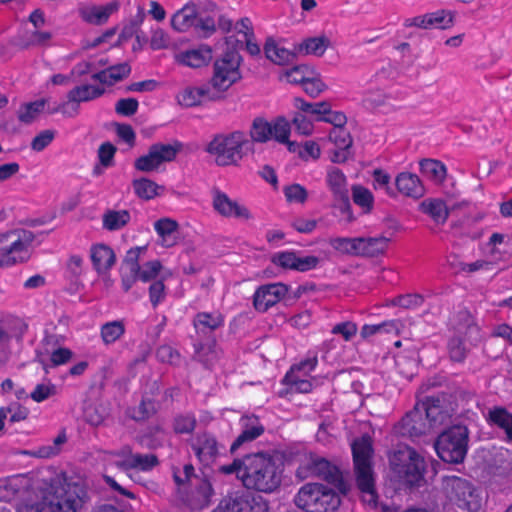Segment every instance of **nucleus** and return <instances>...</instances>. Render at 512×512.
Returning <instances> with one entry per match:
<instances>
[{"label": "nucleus", "mask_w": 512, "mask_h": 512, "mask_svg": "<svg viewBox=\"0 0 512 512\" xmlns=\"http://www.w3.org/2000/svg\"><path fill=\"white\" fill-rule=\"evenodd\" d=\"M390 464L396 477L404 484L419 485L423 480L424 458L410 447H400L395 451L390 457Z\"/></svg>", "instance_id": "10"}, {"label": "nucleus", "mask_w": 512, "mask_h": 512, "mask_svg": "<svg viewBox=\"0 0 512 512\" xmlns=\"http://www.w3.org/2000/svg\"><path fill=\"white\" fill-rule=\"evenodd\" d=\"M330 472V464L327 460L316 455H310L303 464L298 474L302 478L309 476H326Z\"/></svg>", "instance_id": "39"}, {"label": "nucleus", "mask_w": 512, "mask_h": 512, "mask_svg": "<svg viewBox=\"0 0 512 512\" xmlns=\"http://www.w3.org/2000/svg\"><path fill=\"white\" fill-rule=\"evenodd\" d=\"M132 34V28H125L122 31V33L118 36V38L115 40L116 28H111L95 38L86 39L84 42H82L81 49L90 50L94 48H101L103 50H107L113 45L122 44L128 38H130Z\"/></svg>", "instance_id": "26"}, {"label": "nucleus", "mask_w": 512, "mask_h": 512, "mask_svg": "<svg viewBox=\"0 0 512 512\" xmlns=\"http://www.w3.org/2000/svg\"><path fill=\"white\" fill-rule=\"evenodd\" d=\"M285 201L290 205H304L309 197V192L299 183H290L283 187Z\"/></svg>", "instance_id": "48"}, {"label": "nucleus", "mask_w": 512, "mask_h": 512, "mask_svg": "<svg viewBox=\"0 0 512 512\" xmlns=\"http://www.w3.org/2000/svg\"><path fill=\"white\" fill-rule=\"evenodd\" d=\"M159 244L165 248L175 246L179 240L178 223L171 218H161L154 224Z\"/></svg>", "instance_id": "31"}, {"label": "nucleus", "mask_w": 512, "mask_h": 512, "mask_svg": "<svg viewBox=\"0 0 512 512\" xmlns=\"http://www.w3.org/2000/svg\"><path fill=\"white\" fill-rule=\"evenodd\" d=\"M139 279L138 265H132L131 267H124L121 275V282L123 289L128 291L132 288L135 282Z\"/></svg>", "instance_id": "63"}, {"label": "nucleus", "mask_w": 512, "mask_h": 512, "mask_svg": "<svg viewBox=\"0 0 512 512\" xmlns=\"http://www.w3.org/2000/svg\"><path fill=\"white\" fill-rule=\"evenodd\" d=\"M1 409H6V418L10 415V421L13 423L25 420L29 414L28 408L19 403H12L9 406L1 407Z\"/></svg>", "instance_id": "61"}, {"label": "nucleus", "mask_w": 512, "mask_h": 512, "mask_svg": "<svg viewBox=\"0 0 512 512\" xmlns=\"http://www.w3.org/2000/svg\"><path fill=\"white\" fill-rule=\"evenodd\" d=\"M131 72V68L128 63H121L101 72L95 73L93 79L100 81L106 85H113L116 82L127 77Z\"/></svg>", "instance_id": "41"}, {"label": "nucleus", "mask_w": 512, "mask_h": 512, "mask_svg": "<svg viewBox=\"0 0 512 512\" xmlns=\"http://www.w3.org/2000/svg\"><path fill=\"white\" fill-rule=\"evenodd\" d=\"M264 52L267 59L277 65H286L297 57L295 48L290 50L281 41H276L272 38L267 39Z\"/></svg>", "instance_id": "30"}, {"label": "nucleus", "mask_w": 512, "mask_h": 512, "mask_svg": "<svg viewBox=\"0 0 512 512\" xmlns=\"http://www.w3.org/2000/svg\"><path fill=\"white\" fill-rule=\"evenodd\" d=\"M224 319L218 312L215 313H199L194 319V326L196 330L206 333L222 326Z\"/></svg>", "instance_id": "46"}, {"label": "nucleus", "mask_w": 512, "mask_h": 512, "mask_svg": "<svg viewBox=\"0 0 512 512\" xmlns=\"http://www.w3.org/2000/svg\"><path fill=\"white\" fill-rule=\"evenodd\" d=\"M352 198L354 203L359 206L364 213L372 210L374 205V196L371 191L361 185L352 187Z\"/></svg>", "instance_id": "53"}, {"label": "nucleus", "mask_w": 512, "mask_h": 512, "mask_svg": "<svg viewBox=\"0 0 512 512\" xmlns=\"http://www.w3.org/2000/svg\"><path fill=\"white\" fill-rule=\"evenodd\" d=\"M334 250L341 254L359 256L360 237L355 238H335L330 241Z\"/></svg>", "instance_id": "54"}, {"label": "nucleus", "mask_w": 512, "mask_h": 512, "mask_svg": "<svg viewBox=\"0 0 512 512\" xmlns=\"http://www.w3.org/2000/svg\"><path fill=\"white\" fill-rule=\"evenodd\" d=\"M103 93V89L94 86V85H84L79 86L74 89H72L68 95V102H83V101H89L91 99H94L95 97L101 95Z\"/></svg>", "instance_id": "49"}, {"label": "nucleus", "mask_w": 512, "mask_h": 512, "mask_svg": "<svg viewBox=\"0 0 512 512\" xmlns=\"http://www.w3.org/2000/svg\"><path fill=\"white\" fill-rule=\"evenodd\" d=\"M139 280L143 282L156 281L158 279L168 280L173 276L170 269L164 268L160 261L152 260L144 263L142 266L138 265Z\"/></svg>", "instance_id": "35"}, {"label": "nucleus", "mask_w": 512, "mask_h": 512, "mask_svg": "<svg viewBox=\"0 0 512 512\" xmlns=\"http://www.w3.org/2000/svg\"><path fill=\"white\" fill-rule=\"evenodd\" d=\"M131 219L127 210H108L103 215V227L109 231L122 229Z\"/></svg>", "instance_id": "45"}, {"label": "nucleus", "mask_w": 512, "mask_h": 512, "mask_svg": "<svg viewBox=\"0 0 512 512\" xmlns=\"http://www.w3.org/2000/svg\"><path fill=\"white\" fill-rule=\"evenodd\" d=\"M448 351L451 360L461 362L464 360L467 352L463 339L459 337H453L448 343Z\"/></svg>", "instance_id": "58"}, {"label": "nucleus", "mask_w": 512, "mask_h": 512, "mask_svg": "<svg viewBox=\"0 0 512 512\" xmlns=\"http://www.w3.org/2000/svg\"><path fill=\"white\" fill-rule=\"evenodd\" d=\"M468 431L457 425L439 435L435 450L440 459L447 463H460L467 453Z\"/></svg>", "instance_id": "11"}, {"label": "nucleus", "mask_w": 512, "mask_h": 512, "mask_svg": "<svg viewBox=\"0 0 512 512\" xmlns=\"http://www.w3.org/2000/svg\"><path fill=\"white\" fill-rule=\"evenodd\" d=\"M211 205L216 214L227 219L249 221L253 219L250 209L241 201L231 198L227 193L214 189L211 193Z\"/></svg>", "instance_id": "15"}, {"label": "nucleus", "mask_w": 512, "mask_h": 512, "mask_svg": "<svg viewBox=\"0 0 512 512\" xmlns=\"http://www.w3.org/2000/svg\"><path fill=\"white\" fill-rule=\"evenodd\" d=\"M317 365V357H309L299 364L291 367L284 377V383L289 385L291 390L308 393L312 390L313 384L307 376L314 371Z\"/></svg>", "instance_id": "17"}, {"label": "nucleus", "mask_w": 512, "mask_h": 512, "mask_svg": "<svg viewBox=\"0 0 512 512\" xmlns=\"http://www.w3.org/2000/svg\"><path fill=\"white\" fill-rule=\"evenodd\" d=\"M287 294V287L282 283H273L260 287L254 294V307L265 312L277 304Z\"/></svg>", "instance_id": "25"}, {"label": "nucleus", "mask_w": 512, "mask_h": 512, "mask_svg": "<svg viewBox=\"0 0 512 512\" xmlns=\"http://www.w3.org/2000/svg\"><path fill=\"white\" fill-rule=\"evenodd\" d=\"M279 459L259 453L248 455L242 459V467L238 470V478L247 488L263 492H272L281 482Z\"/></svg>", "instance_id": "2"}, {"label": "nucleus", "mask_w": 512, "mask_h": 512, "mask_svg": "<svg viewBox=\"0 0 512 512\" xmlns=\"http://www.w3.org/2000/svg\"><path fill=\"white\" fill-rule=\"evenodd\" d=\"M119 8L117 2L105 4H80L77 13L80 19L88 24L100 26L105 24Z\"/></svg>", "instance_id": "20"}, {"label": "nucleus", "mask_w": 512, "mask_h": 512, "mask_svg": "<svg viewBox=\"0 0 512 512\" xmlns=\"http://www.w3.org/2000/svg\"><path fill=\"white\" fill-rule=\"evenodd\" d=\"M315 67L311 65L301 64L285 70L280 75V80L289 84L301 85L303 87L305 81L311 76Z\"/></svg>", "instance_id": "43"}, {"label": "nucleus", "mask_w": 512, "mask_h": 512, "mask_svg": "<svg viewBox=\"0 0 512 512\" xmlns=\"http://www.w3.org/2000/svg\"><path fill=\"white\" fill-rule=\"evenodd\" d=\"M330 46V40L325 35L316 37H309L302 40L300 43L295 45V50L298 55L301 56H316L321 57L325 54L326 50Z\"/></svg>", "instance_id": "33"}, {"label": "nucleus", "mask_w": 512, "mask_h": 512, "mask_svg": "<svg viewBox=\"0 0 512 512\" xmlns=\"http://www.w3.org/2000/svg\"><path fill=\"white\" fill-rule=\"evenodd\" d=\"M293 106L300 112L313 116L316 121L325 122L332 126H345L347 117L342 111L332 109L328 101L308 102L301 97L293 99Z\"/></svg>", "instance_id": "14"}, {"label": "nucleus", "mask_w": 512, "mask_h": 512, "mask_svg": "<svg viewBox=\"0 0 512 512\" xmlns=\"http://www.w3.org/2000/svg\"><path fill=\"white\" fill-rule=\"evenodd\" d=\"M241 56L234 51L217 58L213 64L212 76L207 83L217 101L226 98L228 90L242 78Z\"/></svg>", "instance_id": "5"}, {"label": "nucleus", "mask_w": 512, "mask_h": 512, "mask_svg": "<svg viewBox=\"0 0 512 512\" xmlns=\"http://www.w3.org/2000/svg\"><path fill=\"white\" fill-rule=\"evenodd\" d=\"M447 511L459 508L468 512H477L482 504L480 492L467 480L453 476L444 480L443 484Z\"/></svg>", "instance_id": "7"}, {"label": "nucleus", "mask_w": 512, "mask_h": 512, "mask_svg": "<svg viewBox=\"0 0 512 512\" xmlns=\"http://www.w3.org/2000/svg\"><path fill=\"white\" fill-rule=\"evenodd\" d=\"M46 104V99L23 103L17 111L19 121L25 124L34 122L44 112Z\"/></svg>", "instance_id": "42"}, {"label": "nucleus", "mask_w": 512, "mask_h": 512, "mask_svg": "<svg viewBox=\"0 0 512 512\" xmlns=\"http://www.w3.org/2000/svg\"><path fill=\"white\" fill-rule=\"evenodd\" d=\"M395 184L398 191L407 197L420 198L424 194V188L419 177L413 173L402 172L398 174Z\"/></svg>", "instance_id": "32"}, {"label": "nucleus", "mask_w": 512, "mask_h": 512, "mask_svg": "<svg viewBox=\"0 0 512 512\" xmlns=\"http://www.w3.org/2000/svg\"><path fill=\"white\" fill-rule=\"evenodd\" d=\"M178 150V147L170 144L153 145L146 155L135 161V168L143 172L155 170L162 163L172 161Z\"/></svg>", "instance_id": "18"}, {"label": "nucleus", "mask_w": 512, "mask_h": 512, "mask_svg": "<svg viewBox=\"0 0 512 512\" xmlns=\"http://www.w3.org/2000/svg\"><path fill=\"white\" fill-rule=\"evenodd\" d=\"M294 503L305 512H334L340 506V498L323 484L307 483L296 493Z\"/></svg>", "instance_id": "8"}, {"label": "nucleus", "mask_w": 512, "mask_h": 512, "mask_svg": "<svg viewBox=\"0 0 512 512\" xmlns=\"http://www.w3.org/2000/svg\"><path fill=\"white\" fill-rule=\"evenodd\" d=\"M213 58L212 49L208 45H199L193 48L182 50L174 55L177 64L199 69L207 66Z\"/></svg>", "instance_id": "23"}, {"label": "nucleus", "mask_w": 512, "mask_h": 512, "mask_svg": "<svg viewBox=\"0 0 512 512\" xmlns=\"http://www.w3.org/2000/svg\"><path fill=\"white\" fill-rule=\"evenodd\" d=\"M325 182L332 194L339 199L347 197V178L346 175L337 167H329L326 171Z\"/></svg>", "instance_id": "36"}, {"label": "nucleus", "mask_w": 512, "mask_h": 512, "mask_svg": "<svg viewBox=\"0 0 512 512\" xmlns=\"http://www.w3.org/2000/svg\"><path fill=\"white\" fill-rule=\"evenodd\" d=\"M192 448L198 460L205 466L211 465L220 454V447L215 438L203 434L192 443Z\"/></svg>", "instance_id": "27"}, {"label": "nucleus", "mask_w": 512, "mask_h": 512, "mask_svg": "<svg viewBox=\"0 0 512 512\" xmlns=\"http://www.w3.org/2000/svg\"><path fill=\"white\" fill-rule=\"evenodd\" d=\"M176 101L186 108L200 106L206 102H217L207 84L188 85L182 88L176 95Z\"/></svg>", "instance_id": "22"}, {"label": "nucleus", "mask_w": 512, "mask_h": 512, "mask_svg": "<svg viewBox=\"0 0 512 512\" xmlns=\"http://www.w3.org/2000/svg\"><path fill=\"white\" fill-rule=\"evenodd\" d=\"M249 136L255 143H266L273 140L285 145L287 149L288 144L293 143L290 140L291 123L284 116H279L272 121L256 118L250 127Z\"/></svg>", "instance_id": "12"}, {"label": "nucleus", "mask_w": 512, "mask_h": 512, "mask_svg": "<svg viewBox=\"0 0 512 512\" xmlns=\"http://www.w3.org/2000/svg\"><path fill=\"white\" fill-rule=\"evenodd\" d=\"M57 387L50 380L36 384L29 397L36 403L44 402L57 394Z\"/></svg>", "instance_id": "56"}, {"label": "nucleus", "mask_w": 512, "mask_h": 512, "mask_svg": "<svg viewBox=\"0 0 512 512\" xmlns=\"http://www.w3.org/2000/svg\"><path fill=\"white\" fill-rule=\"evenodd\" d=\"M34 235L16 228L0 235V266H11L26 261L31 254Z\"/></svg>", "instance_id": "9"}, {"label": "nucleus", "mask_w": 512, "mask_h": 512, "mask_svg": "<svg viewBox=\"0 0 512 512\" xmlns=\"http://www.w3.org/2000/svg\"><path fill=\"white\" fill-rule=\"evenodd\" d=\"M252 140L240 130L216 135L206 147L207 153L220 167H238L252 147Z\"/></svg>", "instance_id": "3"}, {"label": "nucleus", "mask_w": 512, "mask_h": 512, "mask_svg": "<svg viewBox=\"0 0 512 512\" xmlns=\"http://www.w3.org/2000/svg\"><path fill=\"white\" fill-rule=\"evenodd\" d=\"M197 18V7L195 4L188 3L171 17V26L179 32H186L195 25Z\"/></svg>", "instance_id": "34"}, {"label": "nucleus", "mask_w": 512, "mask_h": 512, "mask_svg": "<svg viewBox=\"0 0 512 512\" xmlns=\"http://www.w3.org/2000/svg\"><path fill=\"white\" fill-rule=\"evenodd\" d=\"M421 208L425 213L431 215L436 222H444L448 217V207L442 200H425L421 203Z\"/></svg>", "instance_id": "52"}, {"label": "nucleus", "mask_w": 512, "mask_h": 512, "mask_svg": "<svg viewBox=\"0 0 512 512\" xmlns=\"http://www.w3.org/2000/svg\"><path fill=\"white\" fill-rule=\"evenodd\" d=\"M272 262L284 269L306 272L317 267L319 259L312 255H303L295 251H283L273 255Z\"/></svg>", "instance_id": "21"}, {"label": "nucleus", "mask_w": 512, "mask_h": 512, "mask_svg": "<svg viewBox=\"0 0 512 512\" xmlns=\"http://www.w3.org/2000/svg\"><path fill=\"white\" fill-rule=\"evenodd\" d=\"M162 279L154 281L149 287V298L153 307H157L166 297V288Z\"/></svg>", "instance_id": "60"}, {"label": "nucleus", "mask_w": 512, "mask_h": 512, "mask_svg": "<svg viewBox=\"0 0 512 512\" xmlns=\"http://www.w3.org/2000/svg\"><path fill=\"white\" fill-rule=\"evenodd\" d=\"M389 239L385 236L360 237L359 256H377L386 251Z\"/></svg>", "instance_id": "40"}, {"label": "nucleus", "mask_w": 512, "mask_h": 512, "mask_svg": "<svg viewBox=\"0 0 512 512\" xmlns=\"http://www.w3.org/2000/svg\"><path fill=\"white\" fill-rule=\"evenodd\" d=\"M170 42L169 35L161 28L152 31L150 45L154 50L164 49L168 47Z\"/></svg>", "instance_id": "64"}, {"label": "nucleus", "mask_w": 512, "mask_h": 512, "mask_svg": "<svg viewBox=\"0 0 512 512\" xmlns=\"http://www.w3.org/2000/svg\"><path fill=\"white\" fill-rule=\"evenodd\" d=\"M390 175L381 170L376 169L373 171V187L375 190H383L387 195H393V190L390 187Z\"/></svg>", "instance_id": "59"}, {"label": "nucleus", "mask_w": 512, "mask_h": 512, "mask_svg": "<svg viewBox=\"0 0 512 512\" xmlns=\"http://www.w3.org/2000/svg\"><path fill=\"white\" fill-rule=\"evenodd\" d=\"M249 505L248 494H235L224 498L213 512H245Z\"/></svg>", "instance_id": "44"}, {"label": "nucleus", "mask_w": 512, "mask_h": 512, "mask_svg": "<svg viewBox=\"0 0 512 512\" xmlns=\"http://www.w3.org/2000/svg\"><path fill=\"white\" fill-rule=\"evenodd\" d=\"M325 140L324 137H320L302 142L293 141V143L288 144V151L296 154L302 161H317L321 158L322 144Z\"/></svg>", "instance_id": "28"}, {"label": "nucleus", "mask_w": 512, "mask_h": 512, "mask_svg": "<svg viewBox=\"0 0 512 512\" xmlns=\"http://www.w3.org/2000/svg\"><path fill=\"white\" fill-rule=\"evenodd\" d=\"M134 193L143 200H152L165 192V187L148 178L135 179L132 183Z\"/></svg>", "instance_id": "37"}, {"label": "nucleus", "mask_w": 512, "mask_h": 512, "mask_svg": "<svg viewBox=\"0 0 512 512\" xmlns=\"http://www.w3.org/2000/svg\"><path fill=\"white\" fill-rule=\"evenodd\" d=\"M90 259L97 273L109 272L116 263L114 250L103 243H96L91 246Z\"/></svg>", "instance_id": "29"}, {"label": "nucleus", "mask_w": 512, "mask_h": 512, "mask_svg": "<svg viewBox=\"0 0 512 512\" xmlns=\"http://www.w3.org/2000/svg\"><path fill=\"white\" fill-rule=\"evenodd\" d=\"M327 139L334 146L329 152V160L332 163L342 164L351 158L353 139L345 126H333L328 133Z\"/></svg>", "instance_id": "16"}, {"label": "nucleus", "mask_w": 512, "mask_h": 512, "mask_svg": "<svg viewBox=\"0 0 512 512\" xmlns=\"http://www.w3.org/2000/svg\"><path fill=\"white\" fill-rule=\"evenodd\" d=\"M102 461L104 464V479L106 483L112 489L131 499H134L135 495L122 488L113 478L108 475V472L112 471L114 467L123 471H128L130 469L149 471L157 465V459L154 455L133 454L128 447L122 448L121 450L115 452H105L102 456Z\"/></svg>", "instance_id": "4"}, {"label": "nucleus", "mask_w": 512, "mask_h": 512, "mask_svg": "<svg viewBox=\"0 0 512 512\" xmlns=\"http://www.w3.org/2000/svg\"><path fill=\"white\" fill-rule=\"evenodd\" d=\"M302 88L308 96L316 98L328 90V85L325 83L317 69L314 68L311 76L308 77Z\"/></svg>", "instance_id": "51"}, {"label": "nucleus", "mask_w": 512, "mask_h": 512, "mask_svg": "<svg viewBox=\"0 0 512 512\" xmlns=\"http://www.w3.org/2000/svg\"><path fill=\"white\" fill-rule=\"evenodd\" d=\"M421 172L429 180L439 184L446 177V167L440 161L434 159H426L420 163Z\"/></svg>", "instance_id": "47"}, {"label": "nucleus", "mask_w": 512, "mask_h": 512, "mask_svg": "<svg viewBox=\"0 0 512 512\" xmlns=\"http://www.w3.org/2000/svg\"><path fill=\"white\" fill-rule=\"evenodd\" d=\"M456 13L452 10H437L411 19L410 25L423 29H449L454 26Z\"/></svg>", "instance_id": "24"}, {"label": "nucleus", "mask_w": 512, "mask_h": 512, "mask_svg": "<svg viewBox=\"0 0 512 512\" xmlns=\"http://www.w3.org/2000/svg\"><path fill=\"white\" fill-rule=\"evenodd\" d=\"M509 238L500 233H494L486 243L484 252L490 258V261L478 260L468 265L469 271L488 269L490 263L498 262L505 258L508 252Z\"/></svg>", "instance_id": "19"}, {"label": "nucleus", "mask_w": 512, "mask_h": 512, "mask_svg": "<svg viewBox=\"0 0 512 512\" xmlns=\"http://www.w3.org/2000/svg\"><path fill=\"white\" fill-rule=\"evenodd\" d=\"M242 433L237 440L232 444L231 449L236 450L243 442L251 441L257 438L263 432L259 420L255 416H246L241 419Z\"/></svg>", "instance_id": "38"}, {"label": "nucleus", "mask_w": 512, "mask_h": 512, "mask_svg": "<svg viewBox=\"0 0 512 512\" xmlns=\"http://www.w3.org/2000/svg\"><path fill=\"white\" fill-rule=\"evenodd\" d=\"M237 35L241 36V41H245L249 37H254L253 24L250 18L243 17L239 19L234 25V31Z\"/></svg>", "instance_id": "62"}, {"label": "nucleus", "mask_w": 512, "mask_h": 512, "mask_svg": "<svg viewBox=\"0 0 512 512\" xmlns=\"http://www.w3.org/2000/svg\"><path fill=\"white\" fill-rule=\"evenodd\" d=\"M125 332L122 321H111L101 327V337L105 344L116 342Z\"/></svg>", "instance_id": "57"}, {"label": "nucleus", "mask_w": 512, "mask_h": 512, "mask_svg": "<svg viewBox=\"0 0 512 512\" xmlns=\"http://www.w3.org/2000/svg\"><path fill=\"white\" fill-rule=\"evenodd\" d=\"M489 421L503 429L507 438L512 441V414L502 408H495L489 412Z\"/></svg>", "instance_id": "50"}, {"label": "nucleus", "mask_w": 512, "mask_h": 512, "mask_svg": "<svg viewBox=\"0 0 512 512\" xmlns=\"http://www.w3.org/2000/svg\"><path fill=\"white\" fill-rule=\"evenodd\" d=\"M192 465H185L182 471H174V479L178 485L188 482L191 486L185 502L192 510H201L209 506L213 495L209 481L196 477Z\"/></svg>", "instance_id": "13"}, {"label": "nucleus", "mask_w": 512, "mask_h": 512, "mask_svg": "<svg viewBox=\"0 0 512 512\" xmlns=\"http://www.w3.org/2000/svg\"><path fill=\"white\" fill-rule=\"evenodd\" d=\"M357 483L362 493V500L367 505L376 506L374 479L371 469L372 445L369 437H362L352 443Z\"/></svg>", "instance_id": "6"}, {"label": "nucleus", "mask_w": 512, "mask_h": 512, "mask_svg": "<svg viewBox=\"0 0 512 512\" xmlns=\"http://www.w3.org/2000/svg\"><path fill=\"white\" fill-rule=\"evenodd\" d=\"M29 479L16 475L0 480V501L24 497L17 512H77L83 503L84 490L78 484L67 481L62 472L56 473L43 485L26 490Z\"/></svg>", "instance_id": "1"}, {"label": "nucleus", "mask_w": 512, "mask_h": 512, "mask_svg": "<svg viewBox=\"0 0 512 512\" xmlns=\"http://www.w3.org/2000/svg\"><path fill=\"white\" fill-rule=\"evenodd\" d=\"M308 114L297 110L292 116L291 122L296 132L301 136H311L315 132L314 120L307 116Z\"/></svg>", "instance_id": "55"}]
</instances>
